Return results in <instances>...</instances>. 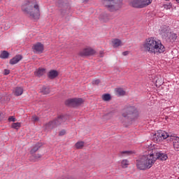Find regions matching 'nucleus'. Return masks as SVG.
<instances>
[{
    "label": "nucleus",
    "mask_w": 179,
    "mask_h": 179,
    "mask_svg": "<svg viewBox=\"0 0 179 179\" xmlns=\"http://www.w3.org/2000/svg\"><path fill=\"white\" fill-rule=\"evenodd\" d=\"M21 10L31 19V20H40V4L37 0H26L21 6Z\"/></svg>",
    "instance_id": "nucleus-1"
},
{
    "label": "nucleus",
    "mask_w": 179,
    "mask_h": 179,
    "mask_svg": "<svg viewBox=\"0 0 179 179\" xmlns=\"http://www.w3.org/2000/svg\"><path fill=\"white\" fill-rule=\"evenodd\" d=\"M157 160V148L148 150V155H143L136 161V166L139 170H149Z\"/></svg>",
    "instance_id": "nucleus-2"
},
{
    "label": "nucleus",
    "mask_w": 179,
    "mask_h": 179,
    "mask_svg": "<svg viewBox=\"0 0 179 179\" xmlns=\"http://www.w3.org/2000/svg\"><path fill=\"white\" fill-rule=\"evenodd\" d=\"M141 49L149 54H156L157 51V38L150 36L147 38L141 45Z\"/></svg>",
    "instance_id": "nucleus-3"
},
{
    "label": "nucleus",
    "mask_w": 179,
    "mask_h": 179,
    "mask_svg": "<svg viewBox=\"0 0 179 179\" xmlns=\"http://www.w3.org/2000/svg\"><path fill=\"white\" fill-rule=\"evenodd\" d=\"M173 141V148L176 152H179V137L176 136H169L167 132L163 130H159L157 132V141L158 142H163V141Z\"/></svg>",
    "instance_id": "nucleus-4"
},
{
    "label": "nucleus",
    "mask_w": 179,
    "mask_h": 179,
    "mask_svg": "<svg viewBox=\"0 0 179 179\" xmlns=\"http://www.w3.org/2000/svg\"><path fill=\"white\" fill-rule=\"evenodd\" d=\"M153 2V0H129V5L131 8H136V9H143L147 8Z\"/></svg>",
    "instance_id": "nucleus-5"
},
{
    "label": "nucleus",
    "mask_w": 179,
    "mask_h": 179,
    "mask_svg": "<svg viewBox=\"0 0 179 179\" xmlns=\"http://www.w3.org/2000/svg\"><path fill=\"white\" fill-rule=\"evenodd\" d=\"M102 4L105 8H108L110 12H115L118 10L122 4L117 0H102Z\"/></svg>",
    "instance_id": "nucleus-6"
},
{
    "label": "nucleus",
    "mask_w": 179,
    "mask_h": 179,
    "mask_svg": "<svg viewBox=\"0 0 179 179\" xmlns=\"http://www.w3.org/2000/svg\"><path fill=\"white\" fill-rule=\"evenodd\" d=\"M85 103V99L82 98H72L65 101L66 106L69 107H79Z\"/></svg>",
    "instance_id": "nucleus-7"
},
{
    "label": "nucleus",
    "mask_w": 179,
    "mask_h": 179,
    "mask_svg": "<svg viewBox=\"0 0 179 179\" xmlns=\"http://www.w3.org/2000/svg\"><path fill=\"white\" fill-rule=\"evenodd\" d=\"M65 121V115H60L57 117V120H52L46 123L45 124V129H50L51 128H54V127H57V125H59V124H62Z\"/></svg>",
    "instance_id": "nucleus-8"
},
{
    "label": "nucleus",
    "mask_w": 179,
    "mask_h": 179,
    "mask_svg": "<svg viewBox=\"0 0 179 179\" xmlns=\"http://www.w3.org/2000/svg\"><path fill=\"white\" fill-rule=\"evenodd\" d=\"M94 54H96V50L90 46H87L81 49L78 52V55L85 58V57H92V55H94Z\"/></svg>",
    "instance_id": "nucleus-9"
},
{
    "label": "nucleus",
    "mask_w": 179,
    "mask_h": 179,
    "mask_svg": "<svg viewBox=\"0 0 179 179\" xmlns=\"http://www.w3.org/2000/svg\"><path fill=\"white\" fill-rule=\"evenodd\" d=\"M31 48L33 52L35 54H43L45 50L44 44H43L41 42L34 43Z\"/></svg>",
    "instance_id": "nucleus-10"
},
{
    "label": "nucleus",
    "mask_w": 179,
    "mask_h": 179,
    "mask_svg": "<svg viewBox=\"0 0 179 179\" xmlns=\"http://www.w3.org/2000/svg\"><path fill=\"white\" fill-rule=\"evenodd\" d=\"M23 59L22 55H17L9 61L10 65H16L18 62H20Z\"/></svg>",
    "instance_id": "nucleus-11"
},
{
    "label": "nucleus",
    "mask_w": 179,
    "mask_h": 179,
    "mask_svg": "<svg viewBox=\"0 0 179 179\" xmlns=\"http://www.w3.org/2000/svg\"><path fill=\"white\" fill-rule=\"evenodd\" d=\"M160 34L164 37H169V33L170 32V28L167 25H163L161 27L160 29Z\"/></svg>",
    "instance_id": "nucleus-12"
},
{
    "label": "nucleus",
    "mask_w": 179,
    "mask_h": 179,
    "mask_svg": "<svg viewBox=\"0 0 179 179\" xmlns=\"http://www.w3.org/2000/svg\"><path fill=\"white\" fill-rule=\"evenodd\" d=\"M59 76V72L55 69H51L48 73V78L49 79H55Z\"/></svg>",
    "instance_id": "nucleus-13"
},
{
    "label": "nucleus",
    "mask_w": 179,
    "mask_h": 179,
    "mask_svg": "<svg viewBox=\"0 0 179 179\" xmlns=\"http://www.w3.org/2000/svg\"><path fill=\"white\" fill-rule=\"evenodd\" d=\"M136 111V110H135V108L130 107L129 108L124 109L122 110V117L126 118V117L128 116V114H134V113H135Z\"/></svg>",
    "instance_id": "nucleus-14"
},
{
    "label": "nucleus",
    "mask_w": 179,
    "mask_h": 179,
    "mask_svg": "<svg viewBox=\"0 0 179 179\" xmlns=\"http://www.w3.org/2000/svg\"><path fill=\"white\" fill-rule=\"evenodd\" d=\"M112 46L113 48H118V47H122V45H124V43H122V41L119 38H113L112 39Z\"/></svg>",
    "instance_id": "nucleus-15"
},
{
    "label": "nucleus",
    "mask_w": 179,
    "mask_h": 179,
    "mask_svg": "<svg viewBox=\"0 0 179 179\" xmlns=\"http://www.w3.org/2000/svg\"><path fill=\"white\" fill-rule=\"evenodd\" d=\"M167 159H169L167 153L162 152V151L157 152V160H159L160 162H166Z\"/></svg>",
    "instance_id": "nucleus-16"
},
{
    "label": "nucleus",
    "mask_w": 179,
    "mask_h": 179,
    "mask_svg": "<svg viewBox=\"0 0 179 179\" xmlns=\"http://www.w3.org/2000/svg\"><path fill=\"white\" fill-rule=\"evenodd\" d=\"M46 72L47 69L39 67L35 71L34 75L35 76H38V78H41V76H43V75H44Z\"/></svg>",
    "instance_id": "nucleus-17"
},
{
    "label": "nucleus",
    "mask_w": 179,
    "mask_h": 179,
    "mask_svg": "<svg viewBox=\"0 0 179 179\" xmlns=\"http://www.w3.org/2000/svg\"><path fill=\"white\" fill-rule=\"evenodd\" d=\"M24 90L22 87H15L13 90V94L14 96H16L17 97H19V96H22L23 94Z\"/></svg>",
    "instance_id": "nucleus-18"
},
{
    "label": "nucleus",
    "mask_w": 179,
    "mask_h": 179,
    "mask_svg": "<svg viewBox=\"0 0 179 179\" xmlns=\"http://www.w3.org/2000/svg\"><path fill=\"white\" fill-rule=\"evenodd\" d=\"M150 79H151L154 83H157V76L156 75V71L155 69L150 71Z\"/></svg>",
    "instance_id": "nucleus-19"
},
{
    "label": "nucleus",
    "mask_w": 179,
    "mask_h": 179,
    "mask_svg": "<svg viewBox=\"0 0 179 179\" xmlns=\"http://www.w3.org/2000/svg\"><path fill=\"white\" fill-rule=\"evenodd\" d=\"M41 146H43V143H37L35 145H34L32 147V148L30 150V153L31 155H33V153H36V152H37V150H38V149L40 148H41Z\"/></svg>",
    "instance_id": "nucleus-20"
},
{
    "label": "nucleus",
    "mask_w": 179,
    "mask_h": 179,
    "mask_svg": "<svg viewBox=\"0 0 179 179\" xmlns=\"http://www.w3.org/2000/svg\"><path fill=\"white\" fill-rule=\"evenodd\" d=\"M157 50L158 52H159L160 54L166 51V48H164V45H163V44H162V42H160V41H158L157 42Z\"/></svg>",
    "instance_id": "nucleus-21"
},
{
    "label": "nucleus",
    "mask_w": 179,
    "mask_h": 179,
    "mask_svg": "<svg viewBox=\"0 0 179 179\" xmlns=\"http://www.w3.org/2000/svg\"><path fill=\"white\" fill-rule=\"evenodd\" d=\"M11 128H13V129H16V131H19V129L22 128V122H17L12 123Z\"/></svg>",
    "instance_id": "nucleus-22"
},
{
    "label": "nucleus",
    "mask_w": 179,
    "mask_h": 179,
    "mask_svg": "<svg viewBox=\"0 0 179 179\" xmlns=\"http://www.w3.org/2000/svg\"><path fill=\"white\" fill-rule=\"evenodd\" d=\"M167 37H168L169 40H170V41H171L172 43L176 41V40H177V34H176L168 32Z\"/></svg>",
    "instance_id": "nucleus-23"
},
{
    "label": "nucleus",
    "mask_w": 179,
    "mask_h": 179,
    "mask_svg": "<svg viewBox=\"0 0 179 179\" xmlns=\"http://www.w3.org/2000/svg\"><path fill=\"white\" fill-rule=\"evenodd\" d=\"M10 54L6 50L1 51L0 53V58L1 59H8L9 58Z\"/></svg>",
    "instance_id": "nucleus-24"
},
{
    "label": "nucleus",
    "mask_w": 179,
    "mask_h": 179,
    "mask_svg": "<svg viewBox=\"0 0 179 179\" xmlns=\"http://www.w3.org/2000/svg\"><path fill=\"white\" fill-rule=\"evenodd\" d=\"M115 94L117 96H125L127 92L122 88H116L115 89Z\"/></svg>",
    "instance_id": "nucleus-25"
},
{
    "label": "nucleus",
    "mask_w": 179,
    "mask_h": 179,
    "mask_svg": "<svg viewBox=\"0 0 179 179\" xmlns=\"http://www.w3.org/2000/svg\"><path fill=\"white\" fill-rule=\"evenodd\" d=\"M41 93H42V94H50L51 90H50V87H43L41 90H40Z\"/></svg>",
    "instance_id": "nucleus-26"
},
{
    "label": "nucleus",
    "mask_w": 179,
    "mask_h": 179,
    "mask_svg": "<svg viewBox=\"0 0 179 179\" xmlns=\"http://www.w3.org/2000/svg\"><path fill=\"white\" fill-rule=\"evenodd\" d=\"M120 164L122 169H127V167H128L129 165V162L127 159H123L122 162H120Z\"/></svg>",
    "instance_id": "nucleus-27"
},
{
    "label": "nucleus",
    "mask_w": 179,
    "mask_h": 179,
    "mask_svg": "<svg viewBox=\"0 0 179 179\" xmlns=\"http://www.w3.org/2000/svg\"><path fill=\"white\" fill-rule=\"evenodd\" d=\"M83 146H85V142H83V141H78L75 144V148L76 149H83Z\"/></svg>",
    "instance_id": "nucleus-28"
},
{
    "label": "nucleus",
    "mask_w": 179,
    "mask_h": 179,
    "mask_svg": "<svg viewBox=\"0 0 179 179\" xmlns=\"http://www.w3.org/2000/svg\"><path fill=\"white\" fill-rule=\"evenodd\" d=\"M102 99L103 101H110L111 100V95L110 94H104L102 95Z\"/></svg>",
    "instance_id": "nucleus-29"
},
{
    "label": "nucleus",
    "mask_w": 179,
    "mask_h": 179,
    "mask_svg": "<svg viewBox=\"0 0 179 179\" xmlns=\"http://www.w3.org/2000/svg\"><path fill=\"white\" fill-rule=\"evenodd\" d=\"M41 155L37 154L34 157V158H31L30 160L31 162H37V160H38V159H41Z\"/></svg>",
    "instance_id": "nucleus-30"
},
{
    "label": "nucleus",
    "mask_w": 179,
    "mask_h": 179,
    "mask_svg": "<svg viewBox=\"0 0 179 179\" xmlns=\"http://www.w3.org/2000/svg\"><path fill=\"white\" fill-rule=\"evenodd\" d=\"M164 9H171L173 8V3H169V4L163 5Z\"/></svg>",
    "instance_id": "nucleus-31"
},
{
    "label": "nucleus",
    "mask_w": 179,
    "mask_h": 179,
    "mask_svg": "<svg viewBox=\"0 0 179 179\" xmlns=\"http://www.w3.org/2000/svg\"><path fill=\"white\" fill-rule=\"evenodd\" d=\"M103 120H110L111 115L110 113H106L102 116Z\"/></svg>",
    "instance_id": "nucleus-32"
},
{
    "label": "nucleus",
    "mask_w": 179,
    "mask_h": 179,
    "mask_svg": "<svg viewBox=\"0 0 179 179\" xmlns=\"http://www.w3.org/2000/svg\"><path fill=\"white\" fill-rule=\"evenodd\" d=\"M131 154H132L131 151H122L120 153V156H125L127 155H131Z\"/></svg>",
    "instance_id": "nucleus-33"
},
{
    "label": "nucleus",
    "mask_w": 179,
    "mask_h": 179,
    "mask_svg": "<svg viewBox=\"0 0 179 179\" xmlns=\"http://www.w3.org/2000/svg\"><path fill=\"white\" fill-rule=\"evenodd\" d=\"M8 122H16V117H15V116H10L8 117Z\"/></svg>",
    "instance_id": "nucleus-34"
},
{
    "label": "nucleus",
    "mask_w": 179,
    "mask_h": 179,
    "mask_svg": "<svg viewBox=\"0 0 179 179\" xmlns=\"http://www.w3.org/2000/svg\"><path fill=\"white\" fill-rule=\"evenodd\" d=\"M40 118L38 117V116H36V115L32 116L33 122H38Z\"/></svg>",
    "instance_id": "nucleus-35"
},
{
    "label": "nucleus",
    "mask_w": 179,
    "mask_h": 179,
    "mask_svg": "<svg viewBox=\"0 0 179 179\" xmlns=\"http://www.w3.org/2000/svg\"><path fill=\"white\" fill-rule=\"evenodd\" d=\"M99 19L106 22L107 20V15H100Z\"/></svg>",
    "instance_id": "nucleus-36"
},
{
    "label": "nucleus",
    "mask_w": 179,
    "mask_h": 179,
    "mask_svg": "<svg viewBox=\"0 0 179 179\" xmlns=\"http://www.w3.org/2000/svg\"><path fill=\"white\" fill-rule=\"evenodd\" d=\"M9 73H10V70H9V69H4L3 70V75H5V76L9 75Z\"/></svg>",
    "instance_id": "nucleus-37"
},
{
    "label": "nucleus",
    "mask_w": 179,
    "mask_h": 179,
    "mask_svg": "<svg viewBox=\"0 0 179 179\" xmlns=\"http://www.w3.org/2000/svg\"><path fill=\"white\" fill-rule=\"evenodd\" d=\"M92 85H100V80H99V79L94 80L92 81Z\"/></svg>",
    "instance_id": "nucleus-38"
},
{
    "label": "nucleus",
    "mask_w": 179,
    "mask_h": 179,
    "mask_svg": "<svg viewBox=\"0 0 179 179\" xmlns=\"http://www.w3.org/2000/svg\"><path fill=\"white\" fill-rule=\"evenodd\" d=\"M65 134H66V131L65 130H62L59 133V135L60 136H63V135H65Z\"/></svg>",
    "instance_id": "nucleus-39"
},
{
    "label": "nucleus",
    "mask_w": 179,
    "mask_h": 179,
    "mask_svg": "<svg viewBox=\"0 0 179 179\" xmlns=\"http://www.w3.org/2000/svg\"><path fill=\"white\" fill-rule=\"evenodd\" d=\"M128 54H129V52L128 51H125L122 52V55H128Z\"/></svg>",
    "instance_id": "nucleus-40"
},
{
    "label": "nucleus",
    "mask_w": 179,
    "mask_h": 179,
    "mask_svg": "<svg viewBox=\"0 0 179 179\" xmlns=\"http://www.w3.org/2000/svg\"><path fill=\"white\" fill-rule=\"evenodd\" d=\"M9 29V27L5 28V30H8Z\"/></svg>",
    "instance_id": "nucleus-41"
},
{
    "label": "nucleus",
    "mask_w": 179,
    "mask_h": 179,
    "mask_svg": "<svg viewBox=\"0 0 179 179\" xmlns=\"http://www.w3.org/2000/svg\"><path fill=\"white\" fill-rule=\"evenodd\" d=\"M176 2H178V3H179V0H176Z\"/></svg>",
    "instance_id": "nucleus-42"
},
{
    "label": "nucleus",
    "mask_w": 179,
    "mask_h": 179,
    "mask_svg": "<svg viewBox=\"0 0 179 179\" xmlns=\"http://www.w3.org/2000/svg\"><path fill=\"white\" fill-rule=\"evenodd\" d=\"M1 115H2V113H0V117H1Z\"/></svg>",
    "instance_id": "nucleus-43"
},
{
    "label": "nucleus",
    "mask_w": 179,
    "mask_h": 179,
    "mask_svg": "<svg viewBox=\"0 0 179 179\" xmlns=\"http://www.w3.org/2000/svg\"><path fill=\"white\" fill-rule=\"evenodd\" d=\"M154 136H156V134H154Z\"/></svg>",
    "instance_id": "nucleus-44"
},
{
    "label": "nucleus",
    "mask_w": 179,
    "mask_h": 179,
    "mask_svg": "<svg viewBox=\"0 0 179 179\" xmlns=\"http://www.w3.org/2000/svg\"><path fill=\"white\" fill-rule=\"evenodd\" d=\"M165 1H170V0H165Z\"/></svg>",
    "instance_id": "nucleus-45"
}]
</instances>
